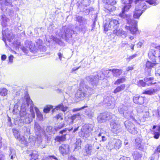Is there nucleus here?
I'll use <instances>...</instances> for the list:
<instances>
[{"mask_svg": "<svg viewBox=\"0 0 160 160\" xmlns=\"http://www.w3.org/2000/svg\"><path fill=\"white\" fill-rule=\"evenodd\" d=\"M34 109L38 120L40 121H42L43 120V117L42 114L37 107H35Z\"/></svg>", "mask_w": 160, "mask_h": 160, "instance_id": "nucleus-34", "label": "nucleus"}, {"mask_svg": "<svg viewBox=\"0 0 160 160\" xmlns=\"http://www.w3.org/2000/svg\"><path fill=\"white\" fill-rule=\"evenodd\" d=\"M45 39L49 42H50L52 40L53 41L55 42L56 43L61 46H64L65 45L64 42L62 41L61 40L57 38L52 35L50 36L46 35Z\"/></svg>", "mask_w": 160, "mask_h": 160, "instance_id": "nucleus-15", "label": "nucleus"}, {"mask_svg": "<svg viewBox=\"0 0 160 160\" xmlns=\"http://www.w3.org/2000/svg\"><path fill=\"white\" fill-rule=\"evenodd\" d=\"M135 3L137 6L135 8V11L133 12V17L135 18H139L143 12V10L147 9V6L144 3V0H135Z\"/></svg>", "mask_w": 160, "mask_h": 160, "instance_id": "nucleus-4", "label": "nucleus"}, {"mask_svg": "<svg viewBox=\"0 0 160 160\" xmlns=\"http://www.w3.org/2000/svg\"><path fill=\"white\" fill-rule=\"evenodd\" d=\"M122 29H113V33L114 34H115L117 36H119L120 35V34L121 32L122 31Z\"/></svg>", "mask_w": 160, "mask_h": 160, "instance_id": "nucleus-48", "label": "nucleus"}, {"mask_svg": "<svg viewBox=\"0 0 160 160\" xmlns=\"http://www.w3.org/2000/svg\"><path fill=\"white\" fill-rule=\"evenodd\" d=\"M125 87V85L124 84L121 85L118 87L114 90L113 92L115 93H116L118 92H119L124 90Z\"/></svg>", "mask_w": 160, "mask_h": 160, "instance_id": "nucleus-35", "label": "nucleus"}, {"mask_svg": "<svg viewBox=\"0 0 160 160\" xmlns=\"http://www.w3.org/2000/svg\"><path fill=\"white\" fill-rule=\"evenodd\" d=\"M114 145V148L116 150L119 149L121 146V141L118 139H113L112 140Z\"/></svg>", "mask_w": 160, "mask_h": 160, "instance_id": "nucleus-26", "label": "nucleus"}, {"mask_svg": "<svg viewBox=\"0 0 160 160\" xmlns=\"http://www.w3.org/2000/svg\"><path fill=\"white\" fill-rule=\"evenodd\" d=\"M105 1L106 8L110 11H113L114 8L113 5L116 3L115 0H105Z\"/></svg>", "mask_w": 160, "mask_h": 160, "instance_id": "nucleus-20", "label": "nucleus"}, {"mask_svg": "<svg viewBox=\"0 0 160 160\" xmlns=\"http://www.w3.org/2000/svg\"><path fill=\"white\" fill-rule=\"evenodd\" d=\"M115 117L114 115L109 112H104L101 113L97 118V120L99 123H101L106 122L112 119Z\"/></svg>", "mask_w": 160, "mask_h": 160, "instance_id": "nucleus-11", "label": "nucleus"}, {"mask_svg": "<svg viewBox=\"0 0 160 160\" xmlns=\"http://www.w3.org/2000/svg\"><path fill=\"white\" fill-rule=\"evenodd\" d=\"M20 112L19 109H18V104H16L15 105L14 109L13 110V114H15L19 113L20 114Z\"/></svg>", "mask_w": 160, "mask_h": 160, "instance_id": "nucleus-51", "label": "nucleus"}, {"mask_svg": "<svg viewBox=\"0 0 160 160\" xmlns=\"http://www.w3.org/2000/svg\"><path fill=\"white\" fill-rule=\"evenodd\" d=\"M155 52L156 51L155 50L151 49L149 51L148 53V56L152 62L148 61L146 63V67L145 68V70L146 72H148V74L147 75H148L150 76L151 75V69L156 64V63H154L156 61Z\"/></svg>", "mask_w": 160, "mask_h": 160, "instance_id": "nucleus-3", "label": "nucleus"}, {"mask_svg": "<svg viewBox=\"0 0 160 160\" xmlns=\"http://www.w3.org/2000/svg\"><path fill=\"white\" fill-rule=\"evenodd\" d=\"M125 118L128 119H131L132 120L134 119L133 117L134 114L132 112V110L129 109L128 108L126 112H125L124 114L123 115Z\"/></svg>", "mask_w": 160, "mask_h": 160, "instance_id": "nucleus-24", "label": "nucleus"}, {"mask_svg": "<svg viewBox=\"0 0 160 160\" xmlns=\"http://www.w3.org/2000/svg\"><path fill=\"white\" fill-rule=\"evenodd\" d=\"M152 89L154 94L157 93L160 90V85L158 84H156L155 87L152 88Z\"/></svg>", "mask_w": 160, "mask_h": 160, "instance_id": "nucleus-49", "label": "nucleus"}, {"mask_svg": "<svg viewBox=\"0 0 160 160\" xmlns=\"http://www.w3.org/2000/svg\"><path fill=\"white\" fill-rule=\"evenodd\" d=\"M100 146V144L95 141L93 144H86L83 149V155L88 157L92 155L95 153L97 149L99 148Z\"/></svg>", "mask_w": 160, "mask_h": 160, "instance_id": "nucleus-5", "label": "nucleus"}, {"mask_svg": "<svg viewBox=\"0 0 160 160\" xmlns=\"http://www.w3.org/2000/svg\"><path fill=\"white\" fill-rule=\"evenodd\" d=\"M30 156H31V158L30 160H37L38 158V153L36 151H33L30 154Z\"/></svg>", "mask_w": 160, "mask_h": 160, "instance_id": "nucleus-36", "label": "nucleus"}, {"mask_svg": "<svg viewBox=\"0 0 160 160\" xmlns=\"http://www.w3.org/2000/svg\"><path fill=\"white\" fill-rule=\"evenodd\" d=\"M124 125L128 131L132 134H136L137 131L134 124L129 120L126 121L124 122Z\"/></svg>", "mask_w": 160, "mask_h": 160, "instance_id": "nucleus-14", "label": "nucleus"}, {"mask_svg": "<svg viewBox=\"0 0 160 160\" xmlns=\"http://www.w3.org/2000/svg\"><path fill=\"white\" fill-rule=\"evenodd\" d=\"M146 83V82H144L142 80H139L137 82V85L139 86L144 87Z\"/></svg>", "mask_w": 160, "mask_h": 160, "instance_id": "nucleus-55", "label": "nucleus"}, {"mask_svg": "<svg viewBox=\"0 0 160 160\" xmlns=\"http://www.w3.org/2000/svg\"><path fill=\"white\" fill-rule=\"evenodd\" d=\"M127 19V22L128 24L129 25L132 26H135L136 25H137V22L133 19L128 18Z\"/></svg>", "mask_w": 160, "mask_h": 160, "instance_id": "nucleus-31", "label": "nucleus"}, {"mask_svg": "<svg viewBox=\"0 0 160 160\" xmlns=\"http://www.w3.org/2000/svg\"><path fill=\"white\" fill-rule=\"evenodd\" d=\"M80 118L81 116L79 113H78L76 114L73 115L71 117V119L72 122L76 119H79Z\"/></svg>", "mask_w": 160, "mask_h": 160, "instance_id": "nucleus-46", "label": "nucleus"}, {"mask_svg": "<svg viewBox=\"0 0 160 160\" xmlns=\"http://www.w3.org/2000/svg\"><path fill=\"white\" fill-rule=\"evenodd\" d=\"M63 31V33L62 32V35H64L66 39L68 41L71 40L73 36L76 33V32L73 30L72 27H67L64 26L62 28V32Z\"/></svg>", "mask_w": 160, "mask_h": 160, "instance_id": "nucleus-9", "label": "nucleus"}, {"mask_svg": "<svg viewBox=\"0 0 160 160\" xmlns=\"http://www.w3.org/2000/svg\"><path fill=\"white\" fill-rule=\"evenodd\" d=\"M23 52L28 53L30 51L31 52H34L35 51L36 47L32 41L27 40L25 42L24 46H21L20 48Z\"/></svg>", "mask_w": 160, "mask_h": 160, "instance_id": "nucleus-10", "label": "nucleus"}, {"mask_svg": "<svg viewBox=\"0 0 160 160\" xmlns=\"http://www.w3.org/2000/svg\"><path fill=\"white\" fill-rule=\"evenodd\" d=\"M38 48L41 51L44 52L46 50V47L43 46L42 44L41 45H39L38 46Z\"/></svg>", "mask_w": 160, "mask_h": 160, "instance_id": "nucleus-58", "label": "nucleus"}, {"mask_svg": "<svg viewBox=\"0 0 160 160\" xmlns=\"http://www.w3.org/2000/svg\"><path fill=\"white\" fill-rule=\"evenodd\" d=\"M84 10L83 11V14L84 15H88L90 12V10L89 9L85 8Z\"/></svg>", "mask_w": 160, "mask_h": 160, "instance_id": "nucleus-62", "label": "nucleus"}, {"mask_svg": "<svg viewBox=\"0 0 160 160\" xmlns=\"http://www.w3.org/2000/svg\"><path fill=\"white\" fill-rule=\"evenodd\" d=\"M23 130L25 133V134H28L30 133V130L29 128H27L26 127H24L23 128Z\"/></svg>", "mask_w": 160, "mask_h": 160, "instance_id": "nucleus-59", "label": "nucleus"}, {"mask_svg": "<svg viewBox=\"0 0 160 160\" xmlns=\"http://www.w3.org/2000/svg\"><path fill=\"white\" fill-rule=\"evenodd\" d=\"M96 76L90 75L87 76L86 80L89 83L90 86L85 85L84 80L81 79L80 86L83 88H80L77 91L75 94V97L79 100H83L88 94L87 91L89 95L92 94L98 85L99 80H102L104 76L102 72H97Z\"/></svg>", "mask_w": 160, "mask_h": 160, "instance_id": "nucleus-1", "label": "nucleus"}, {"mask_svg": "<svg viewBox=\"0 0 160 160\" xmlns=\"http://www.w3.org/2000/svg\"><path fill=\"white\" fill-rule=\"evenodd\" d=\"M28 141L32 144H34L36 141V138L32 136H30L28 138Z\"/></svg>", "mask_w": 160, "mask_h": 160, "instance_id": "nucleus-47", "label": "nucleus"}, {"mask_svg": "<svg viewBox=\"0 0 160 160\" xmlns=\"http://www.w3.org/2000/svg\"><path fill=\"white\" fill-rule=\"evenodd\" d=\"M131 106V104L127 102L125 104H122L118 108V111L120 114L123 115L125 112H126Z\"/></svg>", "mask_w": 160, "mask_h": 160, "instance_id": "nucleus-21", "label": "nucleus"}, {"mask_svg": "<svg viewBox=\"0 0 160 160\" xmlns=\"http://www.w3.org/2000/svg\"><path fill=\"white\" fill-rule=\"evenodd\" d=\"M110 124L111 130L113 133L117 134L122 131V128L121 125L117 123L115 120H111Z\"/></svg>", "mask_w": 160, "mask_h": 160, "instance_id": "nucleus-13", "label": "nucleus"}, {"mask_svg": "<svg viewBox=\"0 0 160 160\" xmlns=\"http://www.w3.org/2000/svg\"><path fill=\"white\" fill-rule=\"evenodd\" d=\"M13 133L15 138L21 143L27 145L28 143L23 135L20 134V132L17 129L13 128L12 129Z\"/></svg>", "mask_w": 160, "mask_h": 160, "instance_id": "nucleus-12", "label": "nucleus"}, {"mask_svg": "<svg viewBox=\"0 0 160 160\" xmlns=\"http://www.w3.org/2000/svg\"><path fill=\"white\" fill-rule=\"evenodd\" d=\"M36 43H37L36 47H38L39 45H41L42 44V41L41 39H37L36 41Z\"/></svg>", "mask_w": 160, "mask_h": 160, "instance_id": "nucleus-63", "label": "nucleus"}, {"mask_svg": "<svg viewBox=\"0 0 160 160\" xmlns=\"http://www.w3.org/2000/svg\"><path fill=\"white\" fill-rule=\"evenodd\" d=\"M25 101H27V102H28V106L27 107L26 109L28 107L29 105L30 104V111L31 112L30 114H32V113H34V114H35L33 111L34 105L33 103V102L30 99V98L28 96H26L24 97V99L23 100L22 104L24 103H26V102H25Z\"/></svg>", "mask_w": 160, "mask_h": 160, "instance_id": "nucleus-19", "label": "nucleus"}, {"mask_svg": "<svg viewBox=\"0 0 160 160\" xmlns=\"http://www.w3.org/2000/svg\"><path fill=\"white\" fill-rule=\"evenodd\" d=\"M8 90L5 88H0V95L2 96H6L8 94Z\"/></svg>", "mask_w": 160, "mask_h": 160, "instance_id": "nucleus-40", "label": "nucleus"}, {"mask_svg": "<svg viewBox=\"0 0 160 160\" xmlns=\"http://www.w3.org/2000/svg\"><path fill=\"white\" fill-rule=\"evenodd\" d=\"M7 31H6L5 30H4V29H2V34L3 35V40L5 42L6 45H7L6 42V39L5 38H7V39H8L9 40H10L11 39H12L13 37L12 36H11V37H10V36L11 35V34L8 33H7L6 32Z\"/></svg>", "mask_w": 160, "mask_h": 160, "instance_id": "nucleus-25", "label": "nucleus"}, {"mask_svg": "<svg viewBox=\"0 0 160 160\" xmlns=\"http://www.w3.org/2000/svg\"><path fill=\"white\" fill-rule=\"evenodd\" d=\"M86 115H87L88 117H89L90 118H91L92 117L93 115V113L92 112L88 110V111H87L86 112Z\"/></svg>", "mask_w": 160, "mask_h": 160, "instance_id": "nucleus-56", "label": "nucleus"}, {"mask_svg": "<svg viewBox=\"0 0 160 160\" xmlns=\"http://www.w3.org/2000/svg\"><path fill=\"white\" fill-rule=\"evenodd\" d=\"M126 79L124 77H122L121 78L117 80L114 83V85H118L121 83H122L125 82Z\"/></svg>", "mask_w": 160, "mask_h": 160, "instance_id": "nucleus-43", "label": "nucleus"}, {"mask_svg": "<svg viewBox=\"0 0 160 160\" xmlns=\"http://www.w3.org/2000/svg\"><path fill=\"white\" fill-rule=\"evenodd\" d=\"M110 98L107 97L104 99V100H103V103L104 104H111V101L110 100Z\"/></svg>", "mask_w": 160, "mask_h": 160, "instance_id": "nucleus-54", "label": "nucleus"}, {"mask_svg": "<svg viewBox=\"0 0 160 160\" xmlns=\"http://www.w3.org/2000/svg\"><path fill=\"white\" fill-rule=\"evenodd\" d=\"M44 132L45 134L48 135H51L54 134L56 132L55 131V128H53L51 126H48L47 127L45 130H44Z\"/></svg>", "mask_w": 160, "mask_h": 160, "instance_id": "nucleus-28", "label": "nucleus"}, {"mask_svg": "<svg viewBox=\"0 0 160 160\" xmlns=\"http://www.w3.org/2000/svg\"><path fill=\"white\" fill-rule=\"evenodd\" d=\"M34 128L36 134L41 133V132L42 131L41 128L39 124L36 122L35 123L34 125Z\"/></svg>", "mask_w": 160, "mask_h": 160, "instance_id": "nucleus-32", "label": "nucleus"}, {"mask_svg": "<svg viewBox=\"0 0 160 160\" xmlns=\"http://www.w3.org/2000/svg\"><path fill=\"white\" fill-rule=\"evenodd\" d=\"M125 4L128 5H126L124 6L122 8V12L119 14V16L123 18H127V16L125 14V12L128 11L131 7V3L129 4L128 2Z\"/></svg>", "mask_w": 160, "mask_h": 160, "instance_id": "nucleus-22", "label": "nucleus"}, {"mask_svg": "<svg viewBox=\"0 0 160 160\" xmlns=\"http://www.w3.org/2000/svg\"><path fill=\"white\" fill-rule=\"evenodd\" d=\"M72 128L71 129H68V128H65V129H64L62 131H61L60 132V133L61 134L64 135V134H66V132H67V130H68L69 131H70L72 130Z\"/></svg>", "mask_w": 160, "mask_h": 160, "instance_id": "nucleus-60", "label": "nucleus"}, {"mask_svg": "<svg viewBox=\"0 0 160 160\" xmlns=\"http://www.w3.org/2000/svg\"><path fill=\"white\" fill-rule=\"evenodd\" d=\"M156 75L160 78V66L159 67V68L155 72Z\"/></svg>", "mask_w": 160, "mask_h": 160, "instance_id": "nucleus-64", "label": "nucleus"}, {"mask_svg": "<svg viewBox=\"0 0 160 160\" xmlns=\"http://www.w3.org/2000/svg\"><path fill=\"white\" fill-rule=\"evenodd\" d=\"M36 141L37 140L38 142V143H40L42 142V138L41 135V133H36Z\"/></svg>", "mask_w": 160, "mask_h": 160, "instance_id": "nucleus-52", "label": "nucleus"}, {"mask_svg": "<svg viewBox=\"0 0 160 160\" xmlns=\"http://www.w3.org/2000/svg\"><path fill=\"white\" fill-rule=\"evenodd\" d=\"M119 26V22L117 19H108L104 22L103 26L106 31L109 30L118 29Z\"/></svg>", "mask_w": 160, "mask_h": 160, "instance_id": "nucleus-6", "label": "nucleus"}, {"mask_svg": "<svg viewBox=\"0 0 160 160\" xmlns=\"http://www.w3.org/2000/svg\"><path fill=\"white\" fill-rule=\"evenodd\" d=\"M64 125V124L63 123H60L58 125V126H56L55 127V131L57 132L58 130L62 128L63 127Z\"/></svg>", "mask_w": 160, "mask_h": 160, "instance_id": "nucleus-57", "label": "nucleus"}, {"mask_svg": "<svg viewBox=\"0 0 160 160\" xmlns=\"http://www.w3.org/2000/svg\"><path fill=\"white\" fill-rule=\"evenodd\" d=\"M94 125L91 124H85L82 126L81 131L79 132V135L81 137L86 138L89 137L92 130Z\"/></svg>", "mask_w": 160, "mask_h": 160, "instance_id": "nucleus-7", "label": "nucleus"}, {"mask_svg": "<svg viewBox=\"0 0 160 160\" xmlns=\"http://www.w3.org/2000/svg\"><path fill=\"white\" fill-rule=\"evenodd\" d=\"M75 19L76 21L78 22L80 26L82 28L86 25L88 23V19L81 16L77 15Z\"/></svg>", "mask_w": 160, "mask_h": 160, "instance_id": "nucleus-16", "label": "nucleus"}, {"mask_svg": "<svg viewBox=\"0 0 160 160\" xmlns=\"http://www.w3.org/2000/svg\"><path fill=\"white\" fill-rule=\"evenodd\" d=\"M66 134H65L64 135L61 136H57L55 138V140L57 142H62L66 139Z\"/></svg>", "mask_w": 160, "mask_h": 160, "instance_id": "nucleus-37", "label": "nucleus"}, {"mask_svg": "<svg viewBox=\"0 0 160 160\" xmlns=\"http://www.w3.org/2000/svg\"><path fill=\"white\" fill-rule=\"evenodd\" d=\"M26 103L22 104L20 107V116L21 117V121L27 124L30 123L32 120V118H35V114L32 113V114L26 113V108L28 106V102L27 101L25 102Z\"/></svg>", "mask_w": 160, "mask_h": 160, "instance_id": "nucleus-2", "label": "nucleus"}, {"mask_svg": "<svg viewBox=\"0 0 160 160\" xmlns=\"http://www.w3.org/2000/svg\"><path fill=\"white\" fill-rule=\"evenodd\" d=\"M144 3L145 2H147L150 4L154 5H157L158 3L156 2L157 0H144Z\"/></svg>", "mask_w": 160, "mask_h": 160, "instance_id": "nucleus-50", "label": "nucleus"}, {"mask_svg": "<svg viewBox=\"0 0 160 160\" xmlns=\"http://www.w3.org/2000/svg\"><path fill=\"white\" fill-rule=\"evenodd\" d=\"M152 134L154 135V138L157 139L159 138L160 135V132L158 131L156 129H152Z\"/></svg>", "mask_w": 160, "mask_h": 160, "instance_id": "nucleus-41", "label": "nucleus"}, {"mask_svg": "<svg viewBox=\"0 0 160 160\" xmlns=\"http://www.w3.org/2000/svg\"><path fill=\"white\" fill-rule=\"evenodd\" d=\"M133 100L134 103L136 104L142 105L145 102L147 99L145 97H142L136 95L134 96Z\"/></svg>", "mask_w": 160, "mask_h": 160, "instance_id": "nucleus-17", "label": "nucleus"}, {"mask_svg": "<svg viewBox=\"0 0 160 160\" xmlns=\"http://www.w3.org/2000/svg\"><path fill=\"white\" fill-rule=\"evenodd\" d=\"M143 93L149 95H151L154 94L152 88L150 89H146L143 91Z\"/></svg>", "mask_w": 160, "mask_h": 160, "instance_id": "nucleus-44", "label": "nucleus"}, {"mask_svg": "<svg viewBox=\"0 0 160 160\" xmlns=\"http://www.w3.org/2000/svg\"><path fill=\"white\" fill-rule=\"evenodd\" d=\"M12 0H0V8L1 10L3 13L6 12V13L10 16L13 14V11L10 9H7L6 6H12Z\"/></svg>", "mask_w": 160, "mask_h": 160, "instance_id": "nucleus-8", "label": "nucleus"}, {"mask_svg": "<svg viewBox=\"0 0 160 160\" xmlns=\"http://www.w3.org/2000/svg\"><path fill=\"white\" fill-rule=\"evenodd\" d=\"M132 155L135 160H140L142 157L141 154L137 151H134Z\"/></svg>", "mask_w": 160, "mask_h": 160, "instance_id": "nucleus-38", "label": "nucleus"}, {"mask_svg": "<svg viewBox=\"0 0 160 160\" xmlns=\"http://www.w3.org/2000/svg\"><path fill=\"white\" fill-rule=\"evenodd\" d=\"M58 160V158L54 155L46 156L43 158L42 160Z\"/></svg>", "mask_w": 160, "mask_h": 160, "instance_id": "nucleus-39", "label": "nucleus"}, {"mask_svg": "<svg viewBox=\"0 0 160 160\" xmlns=\"http://www.w3.org/2000/svg\"><path fill=\"white\" fill-rule=\"evenodd\" d=\"M103 133H100L98 135V137L100 138L101 137L102 140L104 142L106 140L107 138L106 137L102 135Z\"/></svg>", "mask_w": 160, "mask_h": 160, "instance_id": "nucleus-61", "label": "nucleus"}, {"mask_svg": "<svg viewBox=\"0 0 160 160\" xmlns=\"http://www.w3.org/2000/svg\"><path fill=\"white\" fill-rule=\"evenodd\" d=\"M153 78L152 77L149 78H144V80L146 82H148L147 83V85L150 86L156 83V82L153 81Z\"/></svg>", "mask_w": 160, "mask_h": 160, "instance_id": "nucleus-33", "label": "nucleus"}, {"mask_svg": "<svg viewBox=\"0 0 160 160\" xmlns=\"http://www.w3.org/2000/svg\"><path fill=\"white\" fill-rule=\"evenodd\" d=\"M67 109L68 107L64 105L62 103L56 106L55 108L53 109L52 111L53 112L55 109L57 110L61 109L63 112H65L67 111Z\"/></svg>", "mask_w": 160, "mask_h": 160, "instance_id": "nucleus-29", "label": "nucleus"}, {"mask_svg": "<svg viewBox=\"0 0 160 160\" xmlns=\"http://www.w3.org/2000/svg\"><path fill=\"white\" fill-rule=\"evenodd\" d=\"M51 109H54L53 106L51 105H48L44 108L43 111L44 112L47 113Z\"/></svg>", "mask_w": 160, "mask_h": 160, "instance_id": "nucleus-45", "label": "nucleus"}, {"mask_svg": "<svg viewBox=\"0 0 160 160\" xmlns=\"http://www.w3.org/2000/svg\"><path fill=\"white\" fill-rule=\"evenodd\" d=\"M9 156L10 157V159L11 160H13V158L16 157V152L14 149H10V153Z\"/></svg>", "mask_w": 160, "mask_h": 160, "instance_id": "nucleus-42", "label": "nucleus"}, {"mask_svg": "<svg viewBox=\"0 0 160 160\" xmlns=\"http://www.w3.org/2000/svg\"><path fill=\"white\" fill-rule=\"evenodd\" d=\"M59 149L60 153L63 156L68 154L70 151L69 146L68 144H62L59 147Z\"/></svg>", "mask_w": 160, "mask_h": 160, "instance_id": "nucleus-18", "label": "nucleus"}, {"mask_svg": "<svg viewBox=\"0 0 160 160\" xmlns=\"http://www.w3.org/2000/svg\"><path fill=\"white\" fill-rule=\"evenodd\" d=\"M109 71H111L114 77H118L122 73V70L118 69H110Z\"/></svg>", "mask_w": 160, "mask_h": 160, "instance_id": "nucleus-27", "label": "nucleus"}, {"mask_svg": "<svg viewBox=\"0 0 160 160\" xmlns=\"http://www.w3.org/2000/svg\"><path fill=\"white\" fill-rule=\"evenodd\" d=\"M1 23L3 27H6L7 24V23L9 21V19L7 18L5 15H2L1 16Z\"/></svg>", "mask_w": 160, "mask_h": 160, "instance_id": "nucleus-30", "label": "nucleus"}, {"mask_svg": "<svg viewBox=\"0 0 160 160\" xmlns=\"http://www.w3.org/2000/svg\"><path fill=\"white\" fill-rule=\"evenodd\" d=\"M138 111L144 113L143 115L144 118H148L149 117V112L148 111L147 107L142 106L141 108H138Z\"/></svg>", "mask_w": 160, "mask_h": 160, "instance_id": "nucleus-23", "label": "nucleus"}, {"mask_svg": "<svg viewBox=\"0 0 160 160\" xmlns=\"http://www.w3.org/2000/svg\"><path fill=\"white\" fill-rule=\"evenodd\" d=\"M138 30L137 25H136L135 26L132 27L131 29H130L131 32L133 34H135L136 31Z\"/></svg>", "mask_w": 160, "mask_h": 160, "instance_id": "nucleus-53", "label": "nucleus"}]
</instances>
